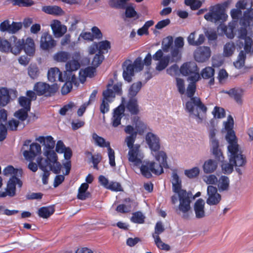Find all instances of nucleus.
Listing matches in <instances>:
<instances>
[{
  "mask_svg": "<svg viewBox=\"0 0 253 253\" xmlns=\"http://www.w3.org/2000/svg\"><path fill=\"white\" fill-rule=\"evenodd\" d=\"M196 88L195 84L189 83L187 88L186 94L190 99L186 103L185 109L190 116L194 118L198 123H200L203 120V115L207 112V108L199 97H193Z\"/></svg>",
  "mask_w": 253,
  "mask_h": 253,
  "instance_id": "obj_1",
  "label": "nucleus"
},
{
  "mask_svg": "<svg viewBox=\"0 0 253 253\" xmlns=\"http://www.w3.org/2000/svg\"><path fill=\"white\" fill-rule=\"evenodd\" d=\"M36 140L44 146L43 155L46 157L45 160L46 163L50 165L51 171L55 174H59L60 172L62 166L57 161V154L53 150L55 146V141L53 138L50 135L40 136Z\"/></svg>",
  "mask_w": 253,
  "mask_h": 253,
  "instance_id": "obj_2",
  "label": "nucleus"
},
{
  "mask_svg": "<svg viewBox=\"0 0 253 253\" xmlns=\"http://www.w3.org/2000/svg\"><path fill=\"white\" fill-rule=\"evenodd\" d=\"M224 128L227 131L225 139L228 143L227 150L230 152L231 159L235 157V154H240L238 139L233 130L234 120L231 115L228 116L227 121L224 123Z\"/></svg>",
  "mask_w": 253,
  "mask_h": 253,
  "instance_id": "obj_3",
  "label": "nucleus"
},
{
  "mask_svg": "<svg viewBox=\"0 0 253 253\" xmlns=\"http://www.w3.org/2000/svg\"><path fill=\"white\" fill-rule=\"evenodd\" d=\"M145 140L156 160L160 161V158H162L163 162L162 164H166L167 157L165 152L160 151L161 144L159 136L152 132H149L146 134Z\"/></svg>",
  "mask_w": 253,
  "mask_h": 253,
  "instance_id": "obj_4",
  "label": "nucleus"
},
{
  "mask_svg": "<svg viewBox=\"0 0 253 253\" xmlns=\"http://www.w3.org/2000/svg\"><path fill=\"white\" fill-rule=\"evenodd\" d=\"M157 161L159 163V164L151 162H146L141 165L140 169L142 175L146 178H150L152 177V173L157 175L163 173V168H168L167 160H166V164H162L163 162L162 158H160V161Z\"/></svg>",
  "mask_w": 253,
  "mask_h": 253,
  "instance_id": "obj_5",
  "label": "nucleus"
},
{
  "mask_svg": "<svg viewBox=\"0 0 253 253\" xmlns=\"http://www.w3.org/2000/svg\"><path fill=\"white\" fill-rule=\"evenodd\" d=\"M240 154H235V157L231 159V153L228 150V155L229 159V163H223L221 165V169L224 174H230L233 170V166L242 167L246 163V157L242 154V151L240 147H239Z\"/></svg>",
  "mask_w": 253,
  "mask_h": 253,
  "instance_id": "obj_6",
  "label": "nucleus"
},
{
  "mask_svg": "<svg viewBox=\"0 0 253 253\" xmlns=\"http://www.w3.org/2000/svg\"><path fill=\"white\" fill-rule=\"evenodd\" d=\"M248 26L241 25L238 31L239 40L237 42V45L240 48L243 47L246 53H253V41L251 38L247 36L248 34L247 28Z\"/></svg>",
  "mask_w": 253,
  "mask_h": 253,
  "instance_id": "obj_7",
  "label": "nucleus"
},
{
  "mask_svg": "<svg viewBox=\"0 0 253 253\" xmlns=\"http://www.w3.org/2000/svg\"><path fill=\"white\" fill-rule=\"evenodd\" d=\"M92 138L95 145L101 148L106 147L107 148L109 164L112 167H115L116 166L115 152L114 150L111 148L110 142L106 141L102 137L99 136L95 132L92 134Z\"/></svg>",
  "mask_w": 253,
  "mask_h": 253,
  "instance_id": "obj_8",
  "label": "nucleus"
},
{
  "mask_svg": "<svg viewBox=\"0 0 253 253\" xmlns=\"http://www.w3.org/2000/svg\"><path fill=\"white\" fill-rule=\"evenodd\" d=\"M227 17V15L225 13L224 8L220 5L210 7V12L204 16V18L207 21L214 23L220 20L225 21Z\"/></svg>",
  "mask_w": 253,
  "mask_h": 253,
  "instance_id": "obj_9",
  "label": "nucleus"
},
{
  "mask_svg": "<svg viewBox=\"0 0 253 253\" xmlns=\"http://www.w3.org/2000/svg\"><path fill=\"white\" fill-rule=\"evenodd\" d=\"M177 195L179 201L178 209L183 213V217L187 219L189 217L187 212L191 209L190 203L192 193L191 192L181 191Z\"/></svg>",
  "mask_w": 253,
  "mask_h": 253,
  "instance_id": "obj_10",
  "label": "nucleus"
},
{
  "mask_svg": "<svg viewBox=\"0 0 253 253\" xmlns=\"http://www.w3.org/2000/svg\"><path fill=\"white\" fill-rule=\"evenodd\" d=\"M58 89L57 84L49 85L48 84L43 82H38L34 86V90L39 96L44 95L49 96L55 93Z\"/></svg>",
  "mask_w": 253,
  "mask_h": 253,
  "instance_id": "obj_11",
  "label": "nucleus"
},
{
  "mask_svg": "<svg viewBox=\"0 0 253 253\" xmlns=\"http://www.w3.org/2000/svg\"><path fill=\"white\" fill-rule=\"evenodd\" d=\"M140 145L135 144L134 148L129 150L128 152V161L135 166H139L142 164L144 158V154L140 149Z\"/></svg>",
  "mask_w": 253,
  "mask_h": 253,
  "instance_id": "obj_12",
  "label": "nucleus"
},
{
  "mask_svg": "<svg viewBox=\"0 0 253 253\" xmlns=\"http://www.w3.org/2000/svg\"><path fill=\"white\" fill-rule=\"evenodd\" d=\"M152 57L154 60L158 61L156 66V70L158 71L164 70L168 66L170 61V55L164 56L162 49H159Z\"/></svg>",
  "mask_w": 253,
  "mask_h": 253,
  "instance_id": "obj_13",
  "label": "nucleus"
},
{
  "mask_svg": "<svg viewBox=\"0 0 253 253\" xmlns=\"http://www.w3.org/2000/svg\"><path fill=\"white\" fill-rule=\"evenodd\" d=\"M207 194L208 197L206 200V203L210 206L217 205L221 199V195L217 192V190L215 187L209 185L207 188Z\"/></svg>",
  "mask_w": 253,
  "mask_h": 253,
  "instance_id": "obj_14",
  "label": "nucleus"
},
{
  "mask_svg": "<svg viewBox=\"0 0 253 253\" xmlns=\"http://www.w3.org/2000/svg\"><path fill=\"white\" fill-rule=\"evenodd\" d=\"M211 55V51L209 47L200 46L194 53L195 60L198 62H204L209 59Z\"/></svg>",
  "mask_w": 253,
  "mask_h": 253,
  "instance_id": "obj_15",
  "label": "nucleus"
},
{
  "mask_svg": "<svg viewBox=\"0 0 253 253\" xmlns=\"http://www.w3.org/2000/svg\"><path fill=\"white\" fill-rule=\"evenodd\" d=\"M50 27L52 33L56 38H60L63 37L67 31V27L58 20H53L51 24Z\"/></svg>",
  "mask_w": 253,
  "mask_h": 253,
  "instance_id": "obj_16",
  "label": "nucleus"
},
{
  "mask_svg": "<svg viewBox=\"0 0 253 253\" xmlns=\"http://www.w3.org/2000/svg\"><path fill=\"white\" fill-rule=\"evenodd\" d=\"M56 45V41L48 33H44L41 38L40 46L44 50L52 49Z\"/></svg>",
  "mask_w": 253,
  "mask_h": 253,
  "instance_id": "obj_17",
  "label": "nucleus"
},
{
  "mask_svg": "<svg viewBox=\"0 0 253 253\" xmlns=\"http://www.w3.org/2000/svg\"><path fill=\"white\" fill-rule=\"evenodd\" d=\"M125 132L129 134L125 138V142L129 150L134 148V143L137 136V132L135 131V128L131 125L126 126L125 129Z\"/></svg>",
  "mask_w": 253,
  "mask_h": 253,
  "instance_id": "obj_18",
  "label": "nucleus"
},
{
  "mask_svg": "<svg viewBox=\"0 0 253 253\" xmlns=\"http://www.w3.org/2000/svg\"><path fill=\"white\" fill-rule=\"evenodd\" d=\"M123 76L124 80L127 82H130L135 70L132 61L130 60L125 61L123 64Z\"/></svg>",
  "mask_w": 253,
  "mask_h": 253,
  "instance_id": "obj_19",
  "label": "nucleus"
},
{
  "mask_svg": "<svg viewBox=\"0 0 253 253\" xmlns=\"http://www.w3.org/2000/svg\"><path fill=\"white\" fill-rule=\"evenodd\" d=\"M244 91V90L240 87H234L228 90H223V92L228 94L238 104L241 105L243 103V97Z\"/></svg>",
  "mask_w": 253,
  "mask_h": 253,
  "instance_id": "obj_20",
  "label": "nucleus"
},
{
  "mask_svg": "<svg viewBox=\"0 0 253 253\" xmlns=\"http://www.w3.org/2000/svg\"><path fill=\"white\" fill-rule=\"evenodd\" d=\"M125 107L120 105L116 108L113 112L111 124L113 127H116L121 124V121L124 115Z\"/></svg>",
  "mask_w": 253,
  "mask_h": 253,
  "instance_id": "obj_21",
  "label": "nucleus"
},
{
  "mask_svg": "<svg viewBox=\"0 0 253 253\" xmlns=\"http://www.w3.org/2000/svg\"><path fill=\"white\" fill-rule=\"evenodd\" d=\"M205 205V201L202 199H199L195 203L194 211L196 218L201 219L206 216Z\"/></svg>",
  "mask_w": 253,
  "mask_h": 253,
  "instance_id": "obj_22",
  "label": "nucleus"
},
{
  "mask_svg": "<svg viewBox=\"0 0 253 253\" xmlns=\"http://www.w3.org/2000/svg\"><path fill=\"white\" fill-rule=\"evenodd\" d=\"M11 41V52L15 55L20 53L24 48V40L18 39L16 37L12 36L10 38Z\"/></svg>",
  "mask_w": 253,
  "mask_h": 253,
  "instance_id": "obj_23",
  "label": "nucleus"
},
{
  "mask_svg": "<svg viewBox=\"0 0 253 253\" xmlns=\"http://www.w3.org/2000/svg\"><path fill=\"white\" fill-rule=\"evenodd\" d=\"M47 78L49 82L53 83L57 80L60 82H64L65 80L62 77V72L56 67L51 68L48 71Z\"/></svg>",
  "mask_w": 253,
  "mask_h": 253,
  "instance_id": "obj_24",
  "label": "nucleus"
},
{
  "mask_svg": "<svg viewBox=\"0 0 253 253\" xmlns=\"http://www.w3.org/2000/svg\"><path fill=\"white\" fill-rule=\"evenodd\" d=\"M237 25V22L232 20L228 24V26L220 25L219 28L228 38L232 39L234 37V32Z\"/></svg>",
  "mask_w": 253,
  "mask_h": 253,
  "instance_id": "obj_25",
  "label": "nucleus"
},
{
  "mask_svg": "<svg viewBox=\"0 0 253 253\" xmlns=\"http://www.w3.org/2000/svg\"><path fill=\"white\" fill-rule=\"evenodd\" d=\"M16 91L12 89H8L5 87L0 88V105L4 106L7 105L10 101V95L13 93L15 94Z\"/></svg>",
  "mask_w": 253,
  "mask_h": 253,
  "instance_id": "obj_26",
  "label": "nucleus"
},
{
  "mask_svg": "<svg viewBox=\"0 0 253 253\" xmlns=\"http://www.w3.org/2000/svg\"><path fill=\"white\" fill-rule=\"evenodd\" d=\"M198 67L194 62L184 63L180 67V73L184 76H188L191 73L198 71Z\"/></svg>",
  "mask_w": 253,
  "mask_h": 253,
  "instance_id": "obj_27",
  "label": "nucleus"
},
{
  "mask_svg": "<svg viewBox=\"0 0 253 253\" xmlns=\"http://www.w3.org/2000/svg\"><path fill=\"white\" fill-rule=\"evenodd\" d=\"M171 177L172 188L174 193L178 194L181 191H186L181 189V180L176 172H172Z\"/></svg>",
  "mask_w": 253,
  "mask_h": 253,
  "instance_id": "obj_28",
  "label": "nucleus"
},
{
  "mask_svg": "<svg viewBox=\"0 0 253 253\" xmlns=\"http://www.w3.org/2000/svg\"><path fill=\"white\" fill-rule=\"evenodd\" d=\"M126 107L131 115H136L139 111L137 100L136 98H129Z\"/></svg>",
  "mask_w": 253,
  "mask_h": 253,
  "instance_id": "obj_29",
  "label": "nucleus"
},
{
  "mask_svg": "<svg viewBox=\"0 0 253 253\" xmlns=\"http://www.w3.org/2000/svg\"><path fill=\"white\" fill-rule=\"evenodd\" d=\"M217 162L213 159L206 161L203 165V170L205 173H211L214 172L217 168Z\"/></svg>",
  "mask_w": 253,
  "mask_h": 253,
  "instance_id": "obj_30",
  "label": "nucleus"
},
{
  "mask_svg": "<svg viewBox=\"0 0 253 253\" xmlns=\"http://www.w3.org/2000/svg\"><path fill=\"white\" fill-rule=\"evenodd\" d=\"M214 69L210 67H207L202 70L201 75L204 79H210L209 84L212 85L214 83Z\"/></svg>",
  "mask_w": 253,
  "mask_h": 253,
  "instance_id": "obj_31",
  "label": "nucleus"
},
{
  "mask_svg": "<svg viewBox=\"0 0 253 253\" xmlns=\"http://www.w3.org/2000/svg\"><path fill=\"white\" fill-rule=\"evenodd\" d=\"M95 72V67H88L84 70H81L79 72L80 80L82 83H84L85 81V78L88 77L90 78L94 76Z\"/></svg>",
  "mask_w": 253,
  "mask_h": 253,
  "instance_id": "obj_32",
  "label": "nucleus"
},
{
  "mask_svg": "<svg viewBox=\"0 0 253 253\" xmlns=\"http://www.w3.org/2000/svg\"><path fill=\"white\" fill-rule=\"evenodd\" d=\"M42 10L47 14L55 15H60L64 12L60 7L56 5L44 6L42 7Z\"/></svg>",
  "mask_w": 253,
  "mask_h": 253,
  "instance_id": "obj_33",
  "label": "nucleus"
},
{
  "mask_svg": "<svg viewBox=\"0 0 253 253\" xmlns=\"http://www.w3.org/2000/svg\"><path fill=\"white\" fill-rule=\"evenodd\" d=\"M252 20H253V9L251 8L244 12L243 16L240 20V24L243 26H249Z\"/></svg>",
  "mask_w": 253,
  "mask_h": 253,
  "instance_id": "obj_34",
  "label": "nucleus"
},
{
  "mask_svg": "<svg viewBox=\"0 0 253 253\" xmlns=\"http://www.w3.org/2000/svg\"><path fill=\"white\" fill-rule=\"evenodd\" d=\"M25 53L29 55H33L35 52V43L33 40L31 38H28L24 41V48Z\"/></svg>",
  "mask_w": 253,
  "mask_h": 253,
  "instance_id": "obj_35",
  "label": "nucleus"
},
{
  "mask_svg": "<svg viewBox=\"0 0 253 253\" xmlns=\"http://www.w3.org/2000/svg\"><path fill=\"white\" fill-rule=\"evenodd\" d=\"M40 168L43 171L42 175V182L43 184H46L48 183V178L49 175V171L47 170V167L49 168L50 170L51 167L50 165L48 164V163H46L45 160L43 163H40L39 164Z\"/></svg>",
  "mask_w": 253,
  "mask_h": 253,
  "instance_id": "obj_36",
  "label": "nucleus"
},
{
  "mask_svg": "<svg viewBox=\"0 0 253 253\" xmlns=\"http://www.w3.org/2000/svg\"><path fill=\"white\" fill-rule=\"evenodd\" d=\"M73 84L77 85V79L75 75H72L71 81H66L62 86L61 89L62 94L65 95L68 93L72 88Z\"/></svg>",
  "mask_w": 253,
  "mask_h": 253,
  "instance_id": "obj_37",
  "label": "nucleus"
},
{
  "mask_svg": "<svg viewBox=\"0 0 253 253\" xmlns=\"http://www.w3.org/2000/svg\"><path fill=\"white\" fill-rule=\"evenodd\" d=\"M54 212L53 207H43L38 210V215L43 218H47L52 215Z\"/></svg>",
  "mask_w": 253,
  "mask_h": 253,
  "instance_id": "obj_38",
  "label": "nucleus"
},
{
  "mask_svg": "<svg viewBox=\"0 0 253 253\" xmlns=\"http://www.w3.org/2000/svg\"><path fill=\"white\" fill-rule=\"evenodd\" d=\"M142 86L141 82L133 83L128 89V96L129 98H135V96L139 91Z\"/></svg>",
  "mask_w": 253,
  "mask_h": 253,
  "instance_id": "obj_39",
  "label": "nucleus"
},
{
  "mask_svg": "<svg viewBox=\"0 0 253 253\" xmlns=\"http://www.w3.org/2000/svg\"><path fill=\"white\" fill-rule=\"evenodd\" d=\"M88 184L86 183H84L81 184L78 189V194L77 197L81 200H84L89 196V193L86 192V190L88 188Z\"/></svg>",
  "mask_w": 253,
  "mask_h": 253,
  "instance_id": "obj_40",
  "label": "nucleus"
},
{
  "mask_svg": "<svg viewBox=\"0 0 253 253\" xmlns=\"http://www.w3.org/2000/svg\"><path fill=\"white\" fill-rule=\"evenodd\" d=\"M217 182V186L219 191H224L228 189L230 180L227 176L225 175L221 176Z\"/></svg>",
  "mask_w": 253,
  "mask_h": 253,
  "instance_id": "obj_41",
  "label": "nucleus"
},
{
  "mask_svg": "<svg viewBox=\"0 0 253 253\" xmlns=\"http://www.w3.org/2000/svg\"><path fill=\"white\" fill-rule=\"evenodd\" d=\"M246 52L244 50L240 52L237 60L234 62L235 67L237 69H240L244 66L245 61L246 58ZM252 54L253 53H251Z\"/></svg>",
  "mask_w": 253,
  "mask_h": 253,
  "instance_id": "obj_42",
  "label": "nucleus"
},
{
  "mask_svg": "<svg viewBox=\"0 0 253 253\" xmlns=\"http://www.w3.org/2000/svg\"><path fill=\"white\" fill-rule=\"evenodd\" d=\"M70 57V54L69 52L61 51L55 53L53 56V59L57 62H65Z\"/></svg>",
  "mask_w": 253,
  "mask_h": 253,
  "instance_id": "obj_43",
  "label": "nucleus"
},
{
  "mask_svg": "<svg viewBox=\"0 0 253 253\" xmlns=\"http://www.w3.org/2000/svg\"><path fill=\"white\" fill-rule=\"evenodd\" d=\"M205 2V0H185L184 3L187 6H190V8L193 10L198 9Z\"/></svg>",
  "mask_w": 253,
  "mask_h": 253,
  "instance_id": "obj_44",
  "label": "nucleus"
},
{
  "mask_svg": "<svg viewBox=\"0 0 253 253\" xmlns=\"http://www.w3.org/2000/svg\"><path fill=\"white\" fill-rule=\"evenodd\" d=\"M135 125V131L137 132V134H142L147 129V125L142 121L139 120L138 118L136 119V121L134 120Z\"/></svg>",
  "mask_w": 253,
  "mask_h": 253,
  "instance_id": "obj_45",
  "label": "nucleus"
},
{
  "mask_svg": "<svg viewBox=\"0 0 253 253\" xmlns=\"http://www.w3.org/2000/svg\"><path fill=\"white\" fill-rule=\"evenodd\" d=\"M129 0H110L108 3L110 7L117 9L125 8Z\"/></svg>",
  "mask_w": 253,
  "mask_h": 253,
  "instance_id": "obj_46",
  "label": "nucleus"
},
{
  "mask_svg": "<svg viewBox=\"0 0 253 253\" xmlns=\"http://www.w3.org/2000/svg\"><path fill=\"white\" fill-rule=\"evenodd\" d=\"M235 49V46L233 42L226 43L223 48V55L226 57L231 56Z\"/></svg>",
  "mask_w": 253,
  "mask_h": 253,
  "instance_id": "obj_47",
  "label": "nucleus"
},
{
  "mask_svg": "<svg viewBox=\"0 0 253 253\" xmlns=\"http://www.w3.org/2000/svg\"><path fill=\"white\" fill-rule=\"evenodd\" d=\"M145 216L140 211H136L132 213L131 221L135 223L142 224L144 222Z\"/></svg>",
  "mask_w": 253,
  "mask_h": 253,
  "instance_id": "obj_48",
  "label": "nucleus"
},
{
  "mask_svg": "<svg viewBox=\"0 0 253 253\" xmlns=\"http://www.w3.org/2000/svg\"><path fill=\"white\" fill-rule=\"evenodd\" d=\"M98 53L103 55L105 52H107L110 48V43L108 41H104L99 42L98 43Z\"/></svg>",
  "mask_w": 253,
  "mask_h": 253,
  "instance_id": "obj_49",
  "label": "nucleus"
},
{
  "mask_svg": "<svg viewBox=\"0 0 253 253\" xmlns=\"http://www.w3.org/2000/svg\"><path fill=\"white\" fill-rule=\"evenodd\" d=\"M28 73L31 79H37L40 74L39 70L37 66L36 65H30L28 68Z\"/></svg>",
  "mask_w": 253,
  "mask_h": 253,
  "instance_id": "obj_50",
  "label": "nucleus"
},
{
  "mask_svg": "<svg viewBox=\"0 0 253 253\" xmlns=\"http://www.w3.org/2000/svg\"><path fill=\"white\" fill-rule=\"evenodd\" d=\"M153 237L154 239L156 245L159 249L165 251H169L170 249L169 246L163 243L161 240L159 236L153 235Z\"/></svg>",
  "mask_w": 253,
  "mask_h": 253,
  "instance_id": "obj_51",
  "label": "nucleus"
},
{
  "mask_svg": "<svg viewBox=\"0 0 253 253\" xmlns=\"http://www.w3.org/2000/svg\"><path fill=\"white\" fill-rule=\"evenodd\" d=\"M80 67V64L78 61L72 60L66 64V69L68 72H72L77 70Z\"/></svg>",
  "mask_w": 253,
  "mask_h": 253,
  "instance_id": "obj_52",
  "label": "nucleus"
},
{
  "mask_svg": "<svg viewBox=\"0 0 253 253\" xmlns=\"http://www.w3.org/2000/svg\"><path fill=\"white\" fill-rule=\"evenodd\" d=\"M13 5L19 7H28L33 5L34 2L32 0H11Z\"/></svg>",
  "mask_w": 253,
  "mask_h": 253,
  "instance_id": "obj_53",
  "label": "nucleus"
},
{
  "mask_svg": "<svg viewBox=\"0 0 253 253\" xmlns=\"http://www.w3.org/2000/svg\"><path fill=\"white\" fill-rule=\"evenodd\" d=\"M30 111V110L21 108L15 112L14 116L19 120L24 121L27 119L28 113Z\"/></svg>",
  "mask_w": 253,
  "mask_h": 253,
  "instance_id": "obj_54",
  "label": "nucleus"
},
{
  "mask_svg": "<svg viewBox=\"0 0 253 253\" xmlns=\"http://www.w3.org/2000/svg\"><path fill=\"white\" fill-rule=\"evenodd\" d=\"M19 103L22 109L30 110L31 102V100L25 96H21L19 98Z\"/></svg>",
  "mask_w": 253,
  "mask_h": 253,
  "instance_id": "obj_55",
  "label": "nucleus"
},
{
  "mask_svg": "<svg viewBox=\"0 0 253 253\" xmlns=\"http://www.w3.org/2000/svg\"><path fill=\"white\" fill-rule=\"evenodd\" d=\"M115 97V93L111 89L107 88L103 92V99L109 102H112Z\"/></svg>",
  "mask_w": 253,
  "mask_h": 253,
  "instance_id": "obj_56",
  "label": "nucleus"
},
{
  "mask_svg": "<svg viewBox=\"0 0 253 253\" xmlns=\"http://www.w3.org/2000/svg\"><path fill=\"white\" fill-rule=\"evenodd\" d=\"M11 43L6 40H0V51L3 52H11Z\"/></svg>",
  "mask_w": 253,
  "mask_h": 253,
  "instance_id": "obj_57",
  "label": "nucleus"
},
{
  "mask_svg": "<svg viewBox=\"0 0 253 253\" xmlns=\"http://www.w3.org/2000/svg\"><path fill=\"white\" fill-rule=\"evenodd\" d=\"M212 114L214 118L218 119L223 118L225 116V112L224 109L217 106H215L214 108V109L212 112Z\"/></svg>",
  "mask_w": 253,
  "mask_h": 253,
  "instance_id": "obj_58",
  "label": "nucleus"
},
{
  "mask_svg": "<svg viewBox=\"0 0 253 253\" xmlns=\"http://www.w3.org/2000/svg\"><path fill=\"white\" fill-rule=\"evenodd\" d=\"M171 62H177L181 57V49L174 48L171 51Z\"/></svg>",
  "mask_w": 253,
  "mask_h": 253,
  "instance_id": "obj_59",
  "label": "nucleus"
},
{
  "mask_svg": "<svg viewBox=\"0 0 253 253\" xmlns=\"http://www.w3.org/2000/svg\"><path fill=\"white\" fill-rule=\"evenodd\" d=\"M200 173V169L198 167H194L184 171L185 174L189 178L196 177Z\"/></svg>",
  "mask_w": 253,
  "mask_h": 253,
  "instance_id": "obj_60",
  "label": "nucleus"
},
{
  "mask_svg": "<svg viewBox=\"0 0 253 253\" xmlns=\"http://www.w3.org/2000/svg\"><path fill=\"white\" fill-rule=\"evenodd\" d=\"M134 69L135 71L139 72L142 70L143 68V61L140 57H137L132 63Z\"/></svg>",
  "mask_w": 253,
  "mask_h": 253,
  "instance_id": "obj_61",
  "label": "nucleus"
},
{
  "mask_svg": "<svg viewBox=\"0 0 253 253\" xmlns=\"http://www.w3.org/2000/svg\"><path fill=\"white\" fill-rule=\"evenodd\" d=\"M176 86L178 92L181 94H183L185 92L184 81L180 78H176Z\"/></svg>",
  "mask_w": 253,
  "mask_h": 253,
  "instance_id": "obj_62",
  "label": "nucleus"
},
{
  "mask_svg": "<svg viewBox=\"0 0 253 253\" xmlns=\"http://www.w3.org/2000/svg\"><path fill=\"white\" fill-rule=\"evenodd\" d=\"M211 152L212 155L214 156L216 159L218 161H223L224 160V157L219 148H216L211 149Z\"/></svg>",
  "mask_w": 253,
  "mask_h": 253,
  "instance_id": "obj_63",
  "label": "nucleus"
},
{
  "mask_svg": "<svg viewBox=\"0 0 253 253\" xmlns=\"http://www.w3.org/2000/svg\"><path fill=\"white\" fill-rule=\"evenodd\" d=\"M203 180L207 184H215L218 181L217 178L214 174H210L209 175L205 176L203 177Z\"/></svg>",
  "mask_w": 253,
  "mask_h": 253,
  "instance_id": "obj_64",
  "label": "nucleus"
}]
</instances>
